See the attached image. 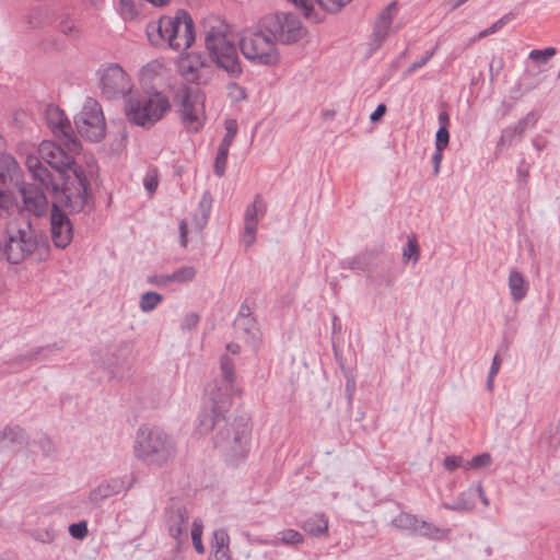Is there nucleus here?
I'll list each match as a JSON object with an SVG mask.
<instances>
[{
	"mask_svg": "<svg viewBox=\"0 0 560 560\" xmlns=\"http://www.w3.org/2000/svg\"><path fill=\"white\" fill-rule=\"evenodd\" d=\"M230 537L225 529L219 528L213 532L211 541V553L214 560H231Z\"/></svg>",
	"mask_w": 560,
	"mask_h": 560,
	"instance_id": "nucleus-24",
	"label": "nucleus"
},
{
	"mask_svg": "<svg viewBox=\"0 0 560 560\" xmlns=\"http://www.w3.org/2000/svg\"><path fill=\"white\" fill-rule=\"evenodd\" d=\"M200 320L199 315L196 313H189L185 316L183 323H182V329L184 330H190L194 329Z\"/></svg>",
	"mask_w": 560,
	"mask_h": 560,
	"instance_id": "nucleus-53",
	"label": "nucleus"
},
{
	"mask_svg": "<svg viewBox=\"0 0 560 560\" xmlns=\"http://www.w3.org/2000/svg\"><path fill=\"white\" fill-rule=\"evenodd\" d=\"M52 210L50 214L51 236L55 245H69L72 241V224L69 218L59 210L62 207L52 196ZM66 208V206H63ZM71 211L69 207H67ZM72 212H75L72 210Z\"/></svg>",
	"mask_w": 560,
	"mask_h": 560,
	"instance_id": "nucleus-15",
	"label": "nucleus"
},
{
	"mask_svg": "<svg viewBox=\"0 0 560 560\" xmlns=\"http://www.w3.org/2000/svg\"><path fill=\"white\" fill-rule=\"evenodd\" d=\"M225 127V136L220 145L226 147L230 149L234 138L237 133V121L235 119H228L224 124Z\"/></svg>",
	"mask_w": 560,
	"mask_h": 560,
	"instance_id": "nucleus-43",
	"label": "nucleus"
},
{
	"mask_svg": "<svg viewBox=\"0 0 560 560\" xmlns=\"http://www.w3.org/2000/svg\"><path fill=\"white\" fill-rule=\"evenodd\" d=\"M465 464L463 457L456 455L446 456L443 460V466L448 471H454L459 467L464 468Z\"/></svg>",
	"mask_w": 560,
	"mask_h": 560,
	"instance_id": "nucleus-51",
	"label": "nucleus"
},
{
	"mask_svg": "<svg viewBox=\"0 0 560 560\" xmlns=\"http://www.w3.org/2000/svg\"><path fill=\"white\" fill-rule=\"evenodd\" d=\"M450 142V132L445 127H440L435 135V149L444 151Z\"/></svg>",
	"mask_w": 560,
	"mask_h": 560,
	"instance_id": "nucleus-48",
	"label": "nucleus"
},
{
	"mask_svg": "<svg viewBox=\"0 0 560 560\" xmlns=\"http://www.w3.org/2000/svg\"><path fill=\"white\" fill-rule=\"evenodd\" d=\"M228 96L233 102H242L247 97V93L245 88L241 86L238 83L232 82L228 85Z\"/></svg>",
	"mask_w": 560,
	"mask_h": 560,
	"instance_id": "nucleus-46",
	"label": "nucleus"
},
{
	"mask_svg": "<svg viewBox=\"0 0 560 560\" xmlns=\"http://www.w3.org/2000/svg\"><path fill=\"white\" fill-rule=\"evenodd\" d=\"M221 380L210 384L206 389H213L218 397H221V408L231 406V397L235 393V364L229 354L220 358Z\"/></svg>",
	"mask_w": 560,
	"mask_h": 560,
	"instance_id": "nucleus-13",
	"label": "nucleus"
},
{
	"mask_svg": "<svg viewBox=\"0 0 560 560\" xmlns=\"http://www.w3.org/2000/svg\"><path fill=\"white\" fill-rule=\"evenodd\" d=\"M354 389H355V382L353 380H348L346 390H347L349 399H352Z\"/></svg>",
	"mask_w": 560,
	"mask_h": 560,
	"instance_id": "nucleus-63",
	"label": "nucleus"
},
{
	"mask_svg": "<svg viewBox=\"0 0 560 560\" xmlns=\"http://www.w3.org/2000/svg\"><path fill=\"white\" fill-rule=\"evenodd\" d=\"M202 529H203V526H202L201 521L195 520L192 522V526L190 529V536H191L192 545H194L196 551L200 555H202L205 552V547H203L202 539H201Z\"/></svg>",
	"mask_w": 560,
	"mask_h": 560,
	"instance_id": "nucleus-36",
	"label": "nucleus"
},
{
	"mask_svg": "<svg viewBox=\"0 0 560 560\" xmlns=\"http://www.w3.org/2000/svg\"><path fill=\"white\" fill-rule=\"evenodd\" d=\"M178 113L188 132H199L206 121V94L199 89L185 88L178 95Z\"/></svg>",
	"mask_w": 560,
	"mask_h": 560,
	"instance_id": "nucleus-8",
	"label": "nucleus"
},
{
	"mask_svg": "<svg viewBox=\"0 0 560 560\" xmlns=\"http://www.w3.org/2000/svg\"><path fill=\"white\" fill-rule=\"evenodd\" d=\"M179 232H180V242L183 244H186L187 243V224L185 221L180 222Z\"/></svg>",
	"mask_w": 560,
	"mask_h": 560,
	"instance_id": "nucleus-62",
	"label": "nucleus"
},
{
	"mask_svg": "<svg viewBox=\"0 0 560 560\" xmlns=\"http://www.w3.org/2000/svg\"><path fill=\"white\" fill-rule=\"evenodd\" d=\"M119 11L125 20H135L138 16V10L133 0H119Z\"/></svg>",
	"mask_w": 560,
	"mask_h": 560,
	"instance_id": "nucleus-44",
	"label": "nucleus"
},
{
	"mask_svg": "<svg viewBox=\"0 0 560 560\" xmlns=\"http://www.w3.org/2000/svg\"><path fill=\"white\" fill-rule=\"evenodd\" d=\"M20 166L10 154H0V206H12V196L9 191L10 184L18 178Z\"/></svg>",
	"mask_w": 560,
	"mask_h": 560,
	"instance_id": "nucleus-17",
	"label": "nucleus"
},
{
	"mask_svg": "<svg viewBox=\"0 0 560 560\" xmlns=\"http://www.w3.org/2000/svg\"><path fill=\"white\" fill-rule=\"evenodd\" d=\"M163 296L154 291L144 292L139 300V307L143 313H150L162 302Z\"/></svg>",
	"mask_w": 560,
	"mask_h": 560,
	"instance_id": "nucleus-34",
	"label": "nucleus"
},
{
	"mask_svg": "<svg viewBox=\"0 0 560 560\" xmlns=\"http://www.w3.org/2000/svg\"><path fill=\"white\" fill-rule=\"evenodd\" d=\"M236 317H253L250 306L246 303H242Z\"/></svg>",
	"mask_w": 560,
	"mask_h": 560,
	"instance_id": "nucleus-59",
	"label": "nucleus"
},
{
	"mask_svg": "<svg viewBox=\"0 0 560 560\" xmlns=\"http://www.w3.org/2000/svg\"><path fill=\"white\" fill-rule=\"evenodd\" d=\"M31 253V247H0V260L5 258L10 264H20Z\"/></svg>",
	"mask_w": 560,
	"mask_h": 560,
	"instance_id": "nucleus-32",
	"label": "nucleus"
},
{
	"mask_svg": "<svg viewBox=\"0 0 560 560\" xmlns=\"http://www.w3.org/2000/svg\"><path fill=\"white\" fill-rule=\"evenodd\" d=\"M438 119L440 122V127H445L446 129H448L450 116L446 112L440 113Z\"/></svg>",
	"mask_w": 560,
	"mask_h": 560,
	"instance_id": "nucleus-60",
	"label": "nucleus"
},
{
	"mask_svg": "<svg viewBox=\"0 0 560 560\" xmlns=\"http://www.w3.org/2000/svg\"><path fill=\"white\" fill-rule=\"evenodd\" d=\"M386 112V106L384 104H380L376 109L371 114L370 119L371 121H377L383 117V115Z\"/></svg>",
	"mask_w": 560,
	"mask_h": 560,
	"instance_id": "nucleus-58",
	"label": "nucleus"
},
{
	"mask_svg": "<svg viewBox=\"0 0 560 560\" xmlns=\"http://www.w3.org/2000/svg\"><path fill=\"white\" fill-rule=\"evenodd\" d=\"M38 444L46 456H50L55 452L54 443L48 436L40 438Z\"/></svg>",
	"mask_w": 560,
	"mask_h": 560,
	"instance_id": "nucleus-54",
	"label": "nucleus"
},
{
	"mask_svg": "<svg viewBox=\"0 0 560 560\" xmlns=\"http://www.w3.org/2000/svg\"><path fill=\"white\" fill-rule=\"evenodd\" d=\"M265 27L276 42L279 39L285 44L296 43L307 34L301 20L291 12L271 14L266 18Z\"/></svg>",
	"mask_w": 560,
	"mask_h": 560,
	"instance_id": "nucleus-10",
	"label": "nucleus"
},
{
	"mask_svg": "<svg viewBox=\"0 0 560 560\" xmlns=\"http://www.w3.org/2000/svg\"><path fill=\"white\" fill-rule=\"evenodd\" d=\"M176 65L179 74L189 82L206 83L210 78V66L201 52L191 51L180 55Z\"/></svg>",
	"mask_w": 560,
	"mask_h": 560,
	"instance_id": "nucleus-12",
	"label": "nucleus"
},
{
	"mask_svg": "<svg viewBox=\"0 0 560 560\" xmlns=\"http://www.w3.org/2000/svg\"><path fill=\"white\" fill-rule=\"evenodd\" d=\"M302 528L308 535L320 536L328 530V520L324 514H315L303 523Z\"/></svg>",
	"mask_w": 560,
	"mask_h": 560,
	"instance_id": "nucleus-29",
	"label": "nucleus"
},
{
	"mask_svg": "<svg viewBox=\"0 0 560 560\" xmlns=\"http://www.w3.org/2000/svg\"><path fill=\"white\" fill-rule=\"evenodd\" d=\"M132 448L135 457L147 466L162 467L176 454L173 438L158 427L141 425Z\"/></svg>",
	"mask_w": 560,
	"mask_h": 560,
	"instance_id": "nucleus-6",
	"label": "nucleus"
},
{
	"mask_svg": "<svg viewBox=\"0 0 560 560\" xmlns=\"http://www.w3.org/2000/svg\"><path fill=\"white\" fill-rule=\"evenodd\" d=\"M267 212V202L261 195H256L244 212L243 242L250 244L256 240L259 221Z\"/></svg>",
	"mask_w": 560,
	"mask_h": 560,
	"instance_id": "nucleus-14",
	"label": "nucleus"
},
{
	"mask_svg": "<svg viewBox=\"0 0 560 560\" xmlns=\"http://www.w3.org/2000/svg\"><path fill=\"white\" fill-rule=\"evenodd\" d=\"M415 535L425 536L431 539H442L446 532L432 523L419 518V530Z\"/></svg>",
	"mask_w": 560,
	"mask_h": 560,
	"instance_id": "nucleus-35",
	"label": "nucleus"
},
{
	"mask_svg": "<svg viewBox=\"0 0 560 560\" xmlns=\"http://www.w3.org/2000/svg\"><path fill=\"white\" fill-rule=\"evenodd\" d=\"M34 536L37 540H40L42 542L46 544L51 542L54 539V534L51 533V530L48 529L44 532H36Z\"/></svg>",
	"mask_w": 560,
	"mask_h": 560,
	"instance_id": "nucleus-57",
	"label": "nucleus"
},
{
	"mask_svg": "<svg viewBox=\"0 0 560 560\" xmlns=\"http://www.w3.org/2000/svg\"><path fill=\"white\" fill-rule=\"evenodd\" d=\"M128 488L129 486L122 478H110L100 482L95 488H93L90 491L89 501L93 505H100V503L103 502L104 500L113 495L119 494L120 492Z\"/></svg>",
	"mask_w": 560,
	"mask_h": 560,
	"instance_id": "nucleus-20",
	"label": "nucleus"
},
{
	"mask_svg": "<svg viewBox=\"0 0 560 560\" xmlns=\"http://www.w3.org/2000/svg\"><path fill=\"white\" fill-rule=\"evenodd\" d=\"M392 525L410 535H415L419 530V518L417 515L401 512L392 520Z\"/></svg>",
	"mask_w": 560,
	"mask_h": 560,
	"instance_id": "nucleus-28",
	"label": "nucleus"
},
{
	"mask_svg": "<svg viewBox=\"0 0 560 560\" xmlns=\"http://www.w3.org/2000/svg\"><path fill=\"white\" fill-rule=\"evenodd\" d=\"M100 89L107 98L129 96L133 89L130 75L117 63H110L98 71Z\"/></svg>",
	"mask_w": 560,
	"mask_h": 560,
	"instance_id": "nucleus-11",
	"label": "nucleus"
},
{
	"mask_svg": "<svg viewBox=\"0 0 560 560\" xmlns=\"http://www.w3.org/2000/svg\"><path fill=\"white\" fill-rule=\"evenodd\" d=\"M48 351V348H37L34 350H30L24 354H21L16 358V362L19 364L31 363L35 361H39L46 358L45 353Z\"/></svg>",
	"mask_w": 560,
	"mask_h": 560,
	"instance_id": "nucleus-41",
	"label": "nucleus"
},
{
	"mask_svg": "<svg viewBox=\"0 0 560 560\" xmlns=\"http://www.w3.org/2000/svg\"><path fill=\"white\" fill-rule=\"evenodd\" d=\"M38 154L58 174V180L52 179L48 170L35 155L26 158V167L34 179L46 189H50L57 202L74 211H82L91 200L90 183L82 170L74 161L71 152L65 151L52 141L45 140L38 147Z\"/></svg>",
	"mask_w": 560,
	"mask_h": 560,
	"instance_id": "nucleus-1",
	"label": "nucleus"
},
{
	"mask_svg": "<svg viewBox=\"0 0 560 560\" xmlns=\"http://www.w3.org/2000/svg\"><path fill=\"white\" fill-rule=\"evenodd\" d=\"M196 276V270L191 266H184L171 273V281L186 283L191 281Z\"/></svg>",
	"mask_w": 560,
	"mask_h": 560,
	"instance_id": "nucleus-37",
	"label": "nucleus"
},
{
	"mask_svg": "<svg viewBox=\"0 0 560 560\" xmlns=\"http://www.w3.org/2000/svg\"><path fill=\"white\" fill-rule=\"evenodd\" d=\"M167 528L170 535L178 542V547L187 544L189 514L185 506L174 503L167 510Z\"/></svg>",
	"mask_w": 560,
	"mask_h": 560,
	"instance_id": "nucleus-16",
	"label": "nucleus"
},
{
	"mask_svg": "<svg viewBox=\"0 0 560 560\" xmlns=\"http://www.w3.org/2000/svg\"><path fill=\"white\" fill-rule=\"evenodd\" d=\"M500 364H501L500 358L498 355H494L489 373L497 375L500 370Z\"/></svg>",
	"mask_w": 560,
	"mask_h": 560,
	"instance_id": "nucleus-61",
	"label": "nucleus"
},
{
	"mask_svg": "<svg viewBox=\"0 0 560 560\" xmlns=\"http://www.w3.org/2000/svg\"><path fill=\"white\" fill-rule=\"evenodd\" d=\"M149 282L154 285H165L171 281V275H159L149 277Z\"/></svg>",
	"mask_w": 560,
	"mask_h": 560,
	"instance_id": "nucleus-55",
	"label": "nucleus"
},
{
	"mask_svg": "<svg viewBox=\"0 0 560 560\" xmlns=\"http://www.w3.org/2000/svg\"><path fill=\"white\" fill-rule=\"evenodd\" d=\"M24 441V431L20 427H5L0 431V450Z\"/></svg>",
	"mask_w": 560,
	"mask_h": 560,
	"instance_id": "nucleus-31",
	"label": "nucleus"
},
{
	"mask_svg": "<svg viewBox=\"0 0 560 560\" xmlns=\"http://www.w3.org/2000/svg\"><path fill=\"white\" fill-rule=\"evenodd\" d=\"M420 258V247H404L402 261L405 264L412 262L413 265Z\"/></svg>",
	"mask_w": 560,
	"mask_h": 560,
	"instance_id": "nucleus-52",
	"label": "nucleus"
},
{
	"mask_svg": "<svg viewBox=\"0 0 560 560\" xmlns=\"http://www.w3.org/2000/svg\"><path fill=\"white\" fill-rule=\"evenodd\" d=\"M304 541L303 535L295 529H284L278 533V536L272 540H264L265 545L278 546L280 542L290 546H296Z\"/></svg>",
	"mask_w": 560,
	"mask_h": 560,
	"instance_id": "nucleus-30",
	"label": "nucleus"
},
{
	"mask_svg": "<svg viewBox=\"0 0 560 560\" xmlns=\"http://www.w3.org/2000/svg\"><path fill=\"white\" fill-rule=\"evenodd\" d=\"M143 186L149 195H153L159 186V178L155 172H150L144 176Z\"/></svg>",
	"mask_w": 560,
	"mask_h": 560,
	"instance_id": "nucleus-50",
	"label": "nucleus"
},
{
	"mask_svg": "<svg viewBox=\"0 0 560 560\" xmlns=\"http://www.w3.org/2000/svg\"><path fill=\"white\" fill-rule=\"evenodd\" d=\"M399 12L398 1H392L377 15L373 32V39L377 46L392 33L393 22Z\"/></svg>",
	"mask_w": 560,
	"mask_h": 560,
	"instance_id": "nucleus-19",
	"label": "nucleus"
},
{
	"mask_svg": "<svg viewBox=\"0 0 560 560\" xmlns=\"http://www.w3.org/2000/svg\"><path fill=\"white\" fill-rule=\"evenodd\" d=\"M147 34L154 46L167 45L176 51L188 49L196 39L194 21L184 10L151 22L147 26Z\"/></svg>",
	"mask_w": 560,
	"mask_h": 560,
	"instance_id": "nucleus-4",
	"label": "nucleus"
},
{
	"mask_svg": "<svg viewBox=\"0 0 560 560\" xmlns=\"http://www.w3.org/2000/svg\"><path fill=\"white\" fill-rule=\"evenodd\" d=\"M318 7L327 13H338L352 0H315Z\"/></svg>",
	"mask_w": 560,
	"mask_h": 560,
	"instance_id": "nucleus-38",
	"label": "nucleus"
},
{
	"mask_svg": "<svg viewBox=\"0 0 560 560\" xmlns=\"http://www.w3.org/2000/svg\"><path fill=\"white\" fill-rule=\"evenodd\" d=\"M211 208H212V197L210 195V192L206 191L200 201H199V207H198V211L200 212L201 214V219L200 221L198 222V225L201 228L203 224H206L209 215H210V212H211Z\"/></svg>",
	"mask_w": 560,
	"mask_h": 560,
	"instance_id": "nucleus-39",
	"label": "nucleus"
},
{
	"mask_svg": "<svg viewBox=\"0 0 560 560\" xmlns=\"http://www.w3.org/2000/svg\"><path fill=\"white\" fill-rule=\"evenodd\" d=\"M556 49L550 47L546 48L544 50L540 49H534L529 52V58L534 61H546L552 56H555Z\"/></svg>",
	"mask_w": 560,
	"mask_h": 560,
	"instance_id": "nucleus-49",
	"label": "nucleus"
},
{
	"mask_svg": "<svg viewBox=\"0 0 560 560\" xmlns=\"http://www.w3.org/2000/svg\"><path fill=\"white\" fill-rule=\"evenodd\" d=\"M243 57L256 67H277L281 60L280 49L275 38L261 30H244L238 38Z\"/></svg>",
	"mask_w": 560,
	"mask_h": 560,
	"instance_id": "nucleus-7",
	"label": "nucleus"
},
{
	"mask_svg": "<svg viewBox=\"0 0 560 560\" xmlns=\"http://www.w3.org/2000/svg\"><path fill=\"white\" fill-rule=\"evenodd\" d=\"M509 15L502 16L500 20L494 22L490 27L479 32L472 39V43H476L477 40L485 38L489 35H492L497 32H499L508 22H509Z\"/></svg>",
	"mask_w": 560,
	"mask_h": 560,
	"instance_id": "nucleus-42",
	"label": "nucleus"
},
{
	"mask_svg": "<svg viewBox=\"0 0 560 560\" xmlns=\"http://www.w3.org/2000/svg\"><path fill=\"white\" fill-rule=\"evenodd\" d=\"M284 2L293 5L302 15L313 23H319L323 21V16L316 10L314 0H283Z\"/></svg>",
	"mask_w": 560,
	"mask_h": 560,
	"instance_id": "nucleus-27",
	"label": "nucleus"
},
{
	"mask_svg": "<svg viewBox=\"0 0 560 560\" xmlns=\"http://www.w3.org/2000/svg\"><path fill=\"white\" fill-rule=\"evenodd\" d=\"M8 235L11 244H26L31 240L30 225L24 224V228H19L15 223L8 226Z\"/></svg>",
	"mask_w": 560,
	"mask_h": 560,
	"instance_id": "nucleus-33",
	"label": "nucleus"
},
{
	"mask_svg": "<svg viewBox=\"0 0 560 560\" xmlns=\"http://www.w3.org/2000/svg\"><path fill=\"white\" fill-rule=\"evenodd\" d=\"M166 69L162 61L151 60L139 71V81L142 83L152 82L165 75Z\"/></svg>",
	"mask_w": 560,
	"mask_h": 560,
	"instance_id": "nucleus-26",
	"label": "nucleus"
},
{
	"mask_svg": "<svg viewBox=\"0 0 560 560\" xmlns=\"http://www.w3.org/2000/svg\"><path fill=\"white\" fill-rule=\"evenodd\" d=\"M171 109L172 103L168 95L155 89H143L130 94L124 107L127 120L145 129L161 121Z\"/></svg>",
	"mask_w": 560,
	"mask_h": 560,
	"instance_id": "nucleus-5",
	"label": "nucleus"
},
{
	"mask_svg": "<svg viewBox=\"0 0 560 560\" xmlns=\"http://www.w3.org/2000/svg\"><path fill=\"white\" fill-rule=\"evenodd\" d=\"M46 120L51 132L60 138H69L71 135V125L63 110L56 105H49L46 108Z\"/></svg>",
	"mask_w": 560,
	"mask_h": 560,
	"instance_id": "nucleus-22",
	"label": "nucleus"
},
{
	"mask_svg": "<svg viewBox=\"0 0 560 560\" xmlns=\"http://www.w3.org/2000/svg\"><path fill=\"white\" fill-rule=\"evenodd\" d=\"M24 209L37 217L44 214L48 208V201L44 192L37 187L28 184L20 189Z\"/></svg>",
	"mask_w": 560,
	"mask_h": 560,
	"instance_id": "nucleus-21",
	"label": "nucleus"
},
{
	"mask_svg": "<svg viewBox=\"0 0 560 560\" xmlns=\"http://www.w3.org/2000/svg\"><path fill=\"white\" fill-rule=\"evenodd\" d=\"M203 43L210 61L220 70L232 78L243 73L234 36L224 21L217 16L203 20Z\"/></svg>",
	"mask_w": 560,
	"mask_h": 560,
	"instance_id": "nucleus-3",
	"label": "nucleus"
},
{
	"mask_svg": "<svg viewBox=\"0 0 560 560\" xmlns=\"http://www.w3.org/2000/svg\"><path fill=\"white\" fill-rule=\"evenodd\" d=\"M491 464V456L488 453H482L477 456H474L469 462H467L464 466V469H480L486 468Z\"/></svg>",
	"mask_w": 560,
	"mask_h": 560,
	"instance_id": "nucleus-45",
	"label": "nucleus"
},
{
	"mask_svg": "<svg viewBox=\"0 0 560 560\" xmlns=\"http://www.w3.org/2000/svg\"><path fill=\"white\" fill-rule=\"evenodd\" d=\"M226 350L232 354H238L241 351V347L237 343L230 342L226 345Z\"/></svg>",
	"mask_w": 560,
	"mask_h": 560,
	"instance_id": "nucleus-64",
	"label": "nucleus"
},
{
	"mask_svg": "<svg viewBox=\"0 0 560 560\" xmlns=\"http://www.w3.org/2000/svg\"><path fill=\"white\" fill-rule=\"evenodd\" d=\"M236 336L248 345H256L259 339L258 323L254 317H236L233 323Z\"/></svg>",
	"mask_w": 560,
	"mask_h": 560,
	"instance_id": "nucleus-23",
	"label": "nucleus"
},
{
	"mask_svg": "<svg viewBox=\"0 0 560 560\" xmlns=\"http://www.w3.org/2000/svg\"><path fill=\"white\" fill-rule=\"evenodd\" d=\"M206 397L207 402L198 417L196 432L205 436L214 431L215 447L231 453L234 457H243L247 452L250 438L248 422L243 418L229 422L225 413L230 406L221 408L219 406L221 397H218L213 389H206Z\"/></svg>",
	"mask_w": 560,
	"mask_h": 560,
	"instance_id": "nucleus-2",
	"label": "nucleus"
},
{
	"mask_svg": "<svg viewBox=\"0 0 560 560\" xmlns=\"http://www.w3.org/2000/svg\"><path fill=\"white\" fill-rule=\"evenodd\" d=\"M442 160H443V151H439V149H435V152L432 156L433 171H434L435 175H438L440 173Z\"/></svg>",
	"mask_w": 560,
	"mask_h": 560,
	"instance_id": "nucleus-56",
	"label": "nucleus"
},
{
	"mask_svg": "<svg viewBox=\"0 0 560 560\" xmlns=\"http://www.w3.org/2000/svg\"><path fill=\"white\" fill-rule=\"evenodd\" d=\"M476 497L481 500L485 506H489V499L485 494L482 485L479 482L476 486H471L467 490L460 492L453 502H443L442 508L458 513L469 512L475 508Z\"/></svg>",
	"mask_w": 560,
	"mask_h": 560,
	"instance_id": "nucleus-18",
	"label": "nucleus"
},
{
	"mask_svg": "<svg viewBox=\"0 0 560 560\" xmlns=\"http://www.w3.org/2000/svg\"><path fill=\"white\" fill-rule=\"evenodd\" d=\"M79 135L86 141L98 142L106 136V121L102 106L96 100L88 98L74 118Z\"/></svg>",
	"mask_w": 560,
	"mask_h": 560,
	"instance_id": "nucleus-9",
	"label": "nucleus"
},
{
	"mask_svg": "<svg viewBox=\"0 0 560 560\" xmlns=\"http://www.w3.org/2000/svg\"><path fill=\"white\" fill-rule=\"evenodd\" d=\"M88 523L81 521L69 526V534L77 539H84L88 536Z\"/></svg>",
	"mask_w": 560,
	"mask_h": 560,
	"instance_id": "nucleus-47",
	"label": "nucleus"
},
{
	"mask_svg": "<svg viewBox=\"0 0 560 560\" xmlns=\"http://www.w3.org/2000/svg\"><path fill=\"white\" fill-rule=\"evenodd\" d=\"M229 148L220 145L218 150V154L214 162V173L222 177L225 173L226 163H228V155H229Z\"/></svg>",
	"mask_w": 560,
	"mask_h": 560,
	"instance_id": "nucleus-40",
	"label": "nucleus"
},
{
	"mask_svg": "<svg viewBox=\"0 0 560 560\" xmlns=\"http://www.w3.org/2000/svg\"><path fill=\"white\" fill-rule=\"evenodd\" d=\"M509 289L514 302L522 301L528 290V284L525 282L524 277L517 270H512L509 276Z\"/></svg>",
	"mask_w": 560,
	"mask_h": 560,
	"instance_id": "nucleus-25",
	"label": "nucleus"
}]
</instances>
